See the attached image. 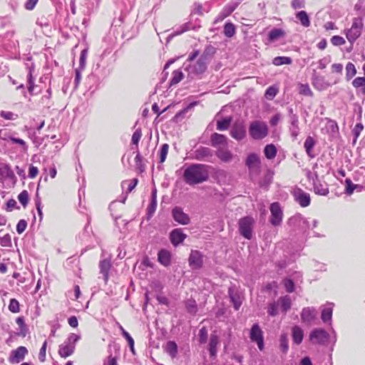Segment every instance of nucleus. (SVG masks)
I'll list each match as a JSON object with an SVG mask.
<instances>
[{
	"instance_id": "nucleus-1",
	"label": "nucleus",
	"mask_w": 365,
	"mask_h": 365,
	"mask_svg": "<svg viewBox=\"0 0 365 365\" xmlns=\"http://www.w3.org/2000/svg\"><path fill=\"white\" fill-rule=\"evenodd\" d=\"M209 166L202 164H193L187 168L183 174L185 182L190 185L202 183L209 177Z\"/></svg>"
},
{
	"instance_id": "nucleus-2",
	"label": "nucleus",
	"mask_w": 365,
	"mask_h": 365,
	"mask_svg": "<svg viewBox=\"0 0 365 365\" xmlns=\"http://www.w3.org/2000/svg\"><path fill=\"white\" fill-rule=\"evenodd\" d=\"M207 62L204 61V57H200L195 62L185 63V70L191 78L202 74L207 69Z\"/></svg>"
},
{
	"instance_id": "nucleus-3",
	"label": "nucleus",
	"mask_w": 365,
	"mask_h": 365,
	"mask_svg": "<svg viewBox=\"0 0 365 365\" xmlns=\"http://www.w3.org/2000/svg\"><path fill=\"white\" fill-rule=\"evenodd\" d=\"M268 126L262 120L252 121L249 128V133L251 138L255 140H262L268 135Z\"/></svg>"
},
{
	"instance_id": "nucleus-4",
	"label": "nucleus",
	"mask_w": 365,
	"mask_h": 365,
	"mask_svg": "<svg viewBox=\"0 0 365 365\" xmlns=\"http://www.w3.org/2000/svg\"><path fill=\"white\" fill-rule=\"evenodd\" d=\"M364 28L363 20L361 18H354L351 28L344 31L348 41L353 44L359 38Z\"/></svg>"
},
{
	"instance_id": "nucleus-5",
	"label": "nucleus",
	"mask_w": 365,
	"mask_h": 365,
	"mask_svg": "<svg viewBox=\"0 0 365 365\" xmlns=\"http://www.w3.org/2000/svg\"><path fill=\"white\" fill-rule=\"evenodd\" d=\"M245 165L252 175H258L261 172V159L257 153H250L245 160Z\"/></svg>"
},
{
	"instance_id": "nucleus-6",
	"label": "nucleus",
	"mask_w": 365,
	"mask_h": 365,
	"mask_svg": "<svg viewBox=\"0 0 365 365\" xmlns=\"http://www.w3.org/2000/svg\"><path fill=\"white\" fill-rule=\"evenodd\" d=\"M254 219L251 217H245L239 221V230L240 234L246 239L250 240L252 237V229Z\"/></svg>"
},
{
	"instance_id": "nucleus-7",
	"label": "nucleus",
	"mask_w": 365,
	"mask_h": 365,
	"mask_svg": "<svg viewBox=\"0 0 365 365\" xmlns=\"http://www.w3.org/2000/svg\"><path fill=\"white\" fill-rule=\"evenodd\" d=\"M329 338L328 332L322 329H314L309 334V340L313 344L324 345Z\"/></svg>"
},
{
	"instance_id": "nucleus-8",
	"label": "nucleus",
	"mask_w": 365,
	"mask_h": 365,
	"mask_svg": "<svg viewBox=\"0 0 365 365\" xmlns=\"http://www.w3.org/2000/svg\"><path fill=\"white\" fill-rule=\"evenodd\" d=\"M288 223L290 226L303 232H306L310 228V224L308 220L300 214L295 215L290 217Z\"/></svg>"
},
{
	"instance_id": "nucleus-9",
	"label": "nucleus",
	"mask_w": 365,
	"mask_h": 365,
	"mask_svg": "<svg viewBox=\"0 0 365 365\" xmlns=\"http://www.w3.org/2000/svg\"><path fill=\"white\" fill-rule=\"evenodd\" d=\"M271 217L269 222L274 226L281 225L283 219V211L279 202H273L270 205Z\"/></svg>"
},
{
	"instance_id": "nucleus-10",
	"label": "nucleus",
	"mask_w": 365,
	"mask_h": 365,
	"mask_svg": "<svg viewBox=\"0 0 365 365\" xmlns=\"http://www.w3.org/2000/svg\"><path fill=\"white\" fill-rule=\"evenodd\" d=\"M188 262L192 269H200L203 265V255L198 250H191Z\"/></svg>"
},
{
	"instance_id": "nucleus-11",
	"label": "nucleus",
	"mask_w": 365,
	"mask_h": 365,
	"mask_svg": "<svg viewBox=\"0 0 365 365\" xmlns=\"http://www.w3.org/2000/svg\"><path fill=\"white\" fill-rule=\"evenodd\" d=\"M250 339L256 342L259 350L264 349V339L262 331L257 324H255L250 330Z\"/></svg>"
},
{
	"instance_id": "nucleus-12",
	"label": "nucleus",
	"mask_w": 365,
	"mask_h": 365,
	"mask_svg": "<svg viewBox=\"0 0 365 365\" xmlns=\"http://www.w3.org/2000/svg\"><path fill=\"white\" fill-rule=\"evenodd\" d=\"M293 196L296 202L302 207H306L310 204V195L300 188H295L293 191Z\"/></svg>"
},
{
	"instance_id": "nucleus-13",
	"label": "nucleus",
	"mask_w": 365,
	"mask_h": 365,
	"mask_svg": "<svg viewBox=\"0 0 365 365\" xmlns=\"http://www.w3.org/2000/svg\"><path fill=\"white\" fill-rule=\"evenodd\" d=\"M27 354L28 350L25 346H19L16 349L11 351L9 361L11 364H18L25 358Z\"/></svg>"
},
{
	"instance_id": "nucleus-14",
	"label": "nucleus",
	"mask_w": 365,
	"mask_h": 365,
	"mask_svg": "<svg viewBox=\"0 0 365 365\" xmlns=\"http://www.w3.org/2000/svg\"><path fill=\"white\" fill-rule=\"evenodd\" d=\"M317 311L313 307L304 308L301 313V319L302 322L307 325H311L317 319Z\"/></svg>"
},
{
	"instance_id": "nucleus-15",
	"label": "nucleus",
	"mask_w": 365,
	"mask_h": 365,
	"mask_svg": "<svg viewBox=\"0 0 365 365\" xmlns=\"http://www.w3.org/2000/svg\"><path fill=\"white\" fill-rule=\"evenodd\" d=\"M174 220L181 225H187L190 222L189 216L185 214L182 209L179 207H175L172 211Z\"/></svg>"
},
{
	"instance_id": "nucleus-16",
	"label": "nucleus",
	"mask_w": 365,
	"mask_h": 365,
	"mask_svg": "<svg viewBox=\"0 0 365 365\" xmlns=\"http://www.w3.org/2000/svg\"><path fill=\"white\" fill-rule=\"evenodd\" d=\"M230 135L237 140H242L246 135V130L243 123H235L231 129Z\"/></svg>"
},
{
	"instance_id": "nucleus-17",
	"label": "nucleus",
	"mask_w": 365,
	"mask_h": 365,
	"mask_svg": "<svg viewBox=\"0 0 365 365\" xmlns=\"http://www.w3.org/2000/svg\"><path fill=\"white\" fill-rule=\"evenodd\" d=\"M186 237L187 235L180 228L173 230L170 235V242L175 247L182 243Z\"/></svg>"
},
{
	"instance_id": "nucleus-18",
	"label": "nucleus",
	"mask_w": 365,
	"mask_h": 365,
	"mask_svg": "<svg viewBox=\"0 0 365 365\" xmlns=\"http://www.w3.org/2000/svg\"><path fill=\"white\" fill-rule=\"evenodd\" d=\"M217 157L224 163H230L233 159V154L231 151L226 147L218 148L216 151Z\"/></svg>"
},
{
	"instance_id": "nucleus-19",
	"label": "nucleus",
	"mask_w": 365,
	"mask_h": 365,
	"mask_svg": "<svg viewBox=\"0 0 365 365\" xmlns=\"http://www.w3.org/2000/svg\"><path fill=\"white\" fill-rule=\"evenodd\" d=\"M211 143L217 150L218 148L227 146V138L224 135L215 133L211 136Z\"/></svg>"
},
{
	"instance_id": "nucleus-20",
	"label": "nucleus",
	"mask_w": 365,
	"mask_h": 365,
	"mask_svg": "<svg viewBox=\"0 0 365 365\" xmlns=\"http://www.w3.org/2000/svg\"><path fill=\"white\" fill-rule=\"evenodd\" d=\"M158 260L163 266L168 267L171 263V253L167 250H160L158 254Z\"/></svg>"
},
{
	"instance_id": "nucleus-21",
	"label": "nucleus",
	"mask_w": 365,
	"mask_h": 365,
	"mask_svg": "<svg viewBox=\"0 0 365 365\" xmlns=\"http://www.w3.org/2000/svg\"><path fill=\"white\" fill-rule=\"evenodd\" d=\"M75 350V345L70 344L66 341L60 345L58 349V354L61 357L66 358L71 356Z\"/></svg>"
},
{
	"instance_id": "nucleus-22",
	"label": "nucleus",
	"mask_w": 365,
	"mask_h": 365,
	"mask_svg": "<svg viewBox=\"0 0 365 365\" xmlns=\"http://www.w3.org/2000/svg\"><path fill=\"white\" fill-rule=\"evenodd\" d=\"M292 337L294 344L297 345L300 344L304 338V331L300 327L297 325L294 326L292 328Z\"/></svg>"
},
{
	"instance_id": "nucleus-23",
	"label": "nucleus",
	"mask_w": 365,
	"mask_h": 365,
	"mask_svg": "<svg viewBox=\"0 0 365 365\" xmlns=\"http://www.w3.org/2000/svg\"><path fill=\"white\" fill-rule=\"evenodd\" d=\"M312 85L319 91L326 90L329 86V83L325 81L324 77L320 76L312 78Z\"/></svg>"
},
{
	"instance_id": "nucleus-24",
	"label": "nucleus",
	"mask_w": 365,
	"mask_h": 365,
	"mask_svg": "<svg viewBox=\"0 0 365 365\" xmlns=\"http://www.w3.org/2000/svg\"><path fill=\"white\" fill-rule=\"evenodd\" d=\"M228 293L234 308L235 310H238L242 304V299L240 294L232 288L229 289Z\"/></svg>"
},
{
	"instance_id": "nucleus-25",
	"label": "nucleus",
	"mask_w": 365,
	"mask_h": 365,
	"mask_svg": "<svg viewBox=\"0 0 365 365\" xmlns=\"http://www.w3.org/2000/svg\"><path fill=\"white\" fill-rule=\"evenodd\" d=\"M290 126H289V131L291 133L292 137H293L294 139L297 138V137L299 135V126H298V117L296 115H292L290 118Z\"/></svg>"
},
{
	"instance_id": "nucleus-26",
	"label": "nucleus",
	"mask_w": 365,
	"mask_h": 365,
	"mask_svg": "<svg viewBox=\"0 0 365 365\" xmlns=\"http://www.w3.org/2000/svg\"><path fill=\"white\" fill-rule=\"evenodd\" d=\"M314 186V191L316 194L319 195L325 196L329 193V188L326 183H321L319 181H317Z\"/></svg>"
},
{
	"instance_id": "nucleus-27",
	"label": "nucleus",
	"mask_w": 365,
	"mask_h": 365,
	"mask_svg": "<svg viewBox=\"0 0 365 365\" xmlns=\"http://www.w3.org/2000/svg\"><path fill=\"white\" fill-rule=\"evenodd\" d=\"M352 86L362 95L365 96V77H356L352 81Z\"/></svg>"
},
{
	"instance_id": "nucleus-28",
	"label": "nucleus",
	"mask_w": 365,
	"mask_h": 365,
	"mask_svg": "<svg viewBox=\"0 0 365 365\" xmlns=\"http://www.w3.org/2000/svg\"><path fill=\"white\" fill-rule=\"evenodd\" d=\"M100 270L101 273L103 275V279L106 282L108 279V272L110 268V262L108 259H103L100 262Z\"/></svg>"
},
{
	"instance_id": "nucleus-29",
	"label": "nucleus",
	"mask_w": 365,
	"mask_h": 365,
	"mask_svg": "<svg viewBox=\"0 0 365 365\" xmlns=\"http://www.w3.org/2000/svg\"><path fill=\"white\" fill-rule=\"evenodd\" d=\"M277 303L280 306L282 311L284 313L290 309L292 305L291 299L287 295L279 298Z\"/></svg>"
},
{
	"instance_id": "nucleus-30",
	"label": "nucleus",
	"mask_w": 365,
	"mask_h": 365,
	"mask_svg": "<svg viewBox=\"0 0 365 365\" xmlns=\"http://www.w3.org/2000/svg\"><path fill=\"white\" fill-rule=\"evenodd\" d=\"M14 176L11 168L3 163H0V177L4 178H12Z\"/></svg>"
},
{
	"instance_id": "nucleus-31",
	"label": "nucleus",
	"mask_w": 365,
	"mask_h": 365,
	"mask_svg": "<svg viewBox=\"0 0 365 365\" xmlns=\"http://www.w3.org/2000/svg\"><path fill=\"white\" fill-rule=\"evenodd\" d=\"M277 148L274 144H268L264 147V153L268 160H272L276 157Z\"/></svg>"
},
{
	"instance_id": "nucleus-32",
	"label": "nucleus",
	"mask_w": 365,
	"mask_h": 365,
	"mask_svg": "<svg viewBox=\"0 0 365 365\" xmlns=\"http://www.w3.org/2000/svg\"><path fill=\"white\" fill-rule=\"evenodd\" d=\"M219 344V339L217 335L212 334L210 339L209 351L212 356H215L217 354V346Z\"/></svg>"
},
{
	"instance_id": "nucleus-33",
	"label": "nucleus",
	"mask_w": 365,
	"mask_h": 365,
	"mask_svg": "<svg viewBox=\"0 0 365 365\" xmlns=\"http://www.w3.org/2000/svg\"><path fill=\"white\" fill-rule=\"evenodd\" d=\"M165 350L173 359L175 358L178 354L177 344L173 341H169L165 345Z\"/></svg>"
},
{
	"instance_id": "nucleus-34",
	"label": "nucleus",
	"mask_w": 365,
	"mask_h": 365,
	"mask_svg": "<svg viewBox=\"0 0 365 365\" xmlns=\"http://www.w3.org/2000/svg\"><path fill=\"white\" fill-rule=\"evenodd\" d=\"M297 19L300 21L301 24L304 27L310 26V20L307 14L304 11H300L296 14Z\"/></svg>"
},
{
	"instance_id": "nucleus-35",
	"label": "nucleus",
	"mask_w": 365,
	"mask_h": 365,
	"mask_svg": "<svg viewBox=\"0 0 365 365\" xmlns=\"http://www.w3.org/2000/svg\"><path fill=\"white\" fill-rule=\"evenodd\" d=\"M297 89L298 93L300 95L309 97H312L313 96V92L312 91L308 83H299L297 85Z\"/></svg>"
},
{
	"instance_id": "nucleus-36",
	"label": "nucleus",
	"mask_w": 365,
	"mask_h": 365,
	"mask_svg": "<svg viewBox=\"0 0 365 365\" xmlns=\"http://www.w3.org/2000/svg\"><path fill=\"white\" fill-rule=\"evenodd\" d=\"M333 308L331 304L325 307L322 311V319L324 322L331 321Z\"/></svg>"
},
{
	"instance_id": "nucleus-37",
	"label": "nucleus",
	"mask_w": 365,
	"mask_h": 365,
	"mask_svg": "<svg viewBox=\"0 0 365 365\" xmlns=\"http://www.w3.org/2000/svg\"><path fill=\"white\" fill-rule=\"evenodd\" d=\"M315 145V141L314 138L311 136H309L306 138L305 142L304 143V147L306 150V152L309 156H312L311 153L312 149Z\"/></svg>"
},
{
	"instance_id": "nucleus-38",
	"label": "nucleus",
	"mask_w": 365,
	"mask_h": 365,
	"mask_svg": "<svg viewBox=\"0 0 365 365\" xmlns=\"http://www.w3.org/2000/svg\"><path fill=\"white\" fill-rule=\"evenodd\" d=\"M292 62V58L287 56H277L273 59V64L275 66H282L284 64H291Z\"/></svg>"
},
{
	"instance_id": "nucleus-39",
	"label": "nucleus",
	"mask_w": 365,
	"mask_h": 365,
	"mask_svg": "<svg viewBox=\"0 0 365 365\" xmlns=\"http://www.w3.org/2000/svg\"><path fill=\"white\" fill-rule=\"evenodd\" d=\"M172 75H173V76L170 80V86L178 84L179 82H180L182 80V78L184 77L183 73L180 70L174 71L173 72Z\"/></svg>"
},
{
	"instance_id": "nucleus-40",
	"label": "nucleus",
	"mask_w": 365,
	"mask_h": 365,
	"mask_svg": "<svg viewBox=\"0 0 365 365\" xmlns=\"http://www.w3.org/2000/svg\"><path fill=\"white\" fill-rule=\"evenodd\" d=\"M356 73V69L355 66L349 62L346 66V78L347 80L352 78Z\"/></svg>"
},
{
	"instance_id": "nucleus-41",
	"label": "nucleus",
	"mask_w": 365,
	"mask_h": 365,
	"mask_svg": "<svg viewBox=\"0 0 365 365\" xmlns=\"http://www.w3.org/2000/svg\"><path fill=\"white\" fill-rule=\"evenodd\" d=\"M185 307L187 312L192 314H195L197 311V303L194 299H187L185 302Z\"/></svg>"
},
{
	"instance_id": "nucleus-42",
	"label": "nucleus",
	"mask_w": 365,
	"mask_h": 365,
	"mask_svg": "<svg viewBox=\"0 0 365 365\" xmlns=\"http://www.w3.org/2000/svg\"><path fill=\"white\" fill-rule=\"evenodd\" d=\"M284 31L280 29H274L269 34V38L273 41L284 36Z\"/></svg>"
},
{
	"instance_id": "nucleus-43",
	"label": "nucleus",
	"mask_w": 365,
	"mask_h": 365,
	"mask_svg": "<svg viewBox=\"0 0 365 365\" xmlns=\"http://www.w3.org/2000/svg\"><path fill=\"white\" fill-rule=\"evenodd\" d=\"M235 34V27L232 23H226L224 26V34L227 37H232Z\"/></svg>"
},
{
	"instance_id": "nucleus-44",
	"label": "nucleus",
	"mask_w": 365,
	"mask_h": 365,
	"mask_svg": "<svg viewBox=\"0 0 365 365\" xmlns=\"http://www.w3.org/2000/svg\"><path fill=\"white\" fill-rule=\"evenodd\" d=\"M138 180L137 178H133L130 181H123L121 185L123 188L127 186V192H130L135 187V186L138 184Z\"/></svg>"
},
{
	"instance_id": "nucleus-45",
	"label": "nucleus",
	"mask_w": 365,
	"mask_h": 365,
	"mask_svg": "<svg viewBox=\"0 0 365 365\" xmlns=\"http://www.w3.org/2000/svg\"><path fill=\"white\" fill-rule=\"evenodd\" d=\"M280 349L284 353H287L289 349L288 338L287 334H282L280 336Z\"/></svg>"
},
{
	"instance_id": "nucleus-46",
	"label": "nucleus",
	"mask_w": 365,
	"mask_h": 365,
	"mask_svg": "<svg viewBox=\"0 0 365 365\" xmlns=\"http://www.w3.org/2000/svg\"><path fill=\"white\" fill-rule=\"evenodd\" d=\"M230 123V118H225L222 120H219L217 123V129L218 130H225L229 128Z\"/></svg>"
},
{
	"instance_id": "nucleus-47",
	"label": "nucleus",
	"mask_w": 365,
	"mask_h": 365,
	"mask_svg": "<svg viewBox=\"0 0 365 365\" xmlns=\"http://www.w3.org/2000/svg\"><path fill=\"white\" fill-rule=\"evenodd\" d=\"M215 53V48L212 46H208L205 48L203 53L200 57H204V61L208 63L209 57L212 56Z\"/></svg>"
},
{
	"instance_id": "nucleus-48",
	"label": "nucleus",
	"mask_w": 365,
	"mask_h": 365,
	"mask_svg": "<svg viewBox=\"0 0 365 365\" xmlns=\"http://www.w3.org/2000/svg\"><path fill=\"white\" fill-rule=\"evenodd\" d=\"M5 140H10L13 144H19L22 147L24 150H27L28 149V146L26 142L22 139L14 138L12 136H9L8 138H5Z\"/></svg>"
},
{
	"instance_id": "nucleus-49",
	"label": "nucleus",
	"mask_w": 365,
	"mask_h": 365,
	"mask_svg": "<svg viewBox=\"0 0 365 365\" xmlns=\"http://www.w3.org/2000/svg\"><path fill=\"white\" fill-rule=\"evenodd\" d=\"M278 93V89L274 86H269L265 92V98L268 100H272Z\"/></svg>"
},
{
	"instance_id": "nucleus-50",
	"label": "nucleus",
	"mask_w": 365,
	"mask_h": 365,
	"mask_svg": "<svg viewBox=\"0 0 365 365\" xmlns=\"http://www.w3.org/2000/svg\"><path fill=\"white\" fill-rule=\"evenodd\" d=\"M169 145L167 143L163 144L160 149V163L165 162L168 153Z\"/></svg>"
},
{
	"instance_id": "nucleus-51",
	"label": "nucleus",
	"mask_w": 365,
	"mask_h": 365,
	"mask_svg": "<svg viewBox=\"0 0 365 365\" xmlns=\"http://www.w3.org/2000/svg\"><path fill=\"white\" fill-rule=\"evenodd\" d=\"M9 309L12 313H18L20 311L19 303L15 299H11L9 304Z\"/></svg>"
},
{
	"instance_id": "nucleus-52",
	"label": "nucleus",
	"mask_w": 365,
	"mask_h": 365,
	"mask_svg": "<svg viewBox=\"0 0 365 365\" xmlns=\"http://www.w3.org/2000/svg\"><path fill=\"white\" fill-rule=\"evenodd\" d=\"M86 58H87V51L83 50L81 52L80 58H79V66L78 69L84 70L86 67Z\"/></svg>"
},
{
	"instance_id": "nucleus-53",
	"label": "nucleus",
	"mask_w": 365,
	"mask_h": 365,
	"mask_svg": "<svg viewBox=\"0 0 365 365\" xmlns=\"http://www.w3.org/2000/svg\"><path fill=\"white\" fill-rule=\"evenodd\" d=\"M346 183V192L349 195L353 193V192L356 189V187H359V185H354L351 180L346 179L345 180Z\"/></svg>"
},
{
	"instance_id": "nucleus-54",
	"label": "nucleus",
	"mask_w": 365,
	"mask_h": 365,
	"mask_svg": "<svg viewBox=\"0 0 365 365\" xmlns=\"http://www.w3.org/2000/svg\"><path fill=\"white\" fill-rule=\"evenodd\" d=\"M363 130L364 125H362V123H359L355 125L354 128L352 130V133L354 136V141L357 140Z\"/></svg>"
},
{
	"instance_id": "nucleus-55",
	"label": "nucleus",
	"mask_w": 365,
	"mask_h": 365,
	"mask_svg": "<svg viewBox=\"0 0 365 365\" xmlns=\"http://www.w3.org/2000/svg\"><path fill=\"white\" fill-rule=\"evenodd\" d=\"M18 199L19 200V202H21V204L25 207L27 203H28V200H29V194H28V192L26 190H24L22 191L18 196Z\"/></svg>"
},
{
	"instance_id": "nucleus-56",
	"label": "nucleus",
	"mask_w": 365,
	"mask_h": 365,
	"mask_svg": "<svg viewBox=\"0 0 365 365\" xmlns=\"http://www.w3.org/2000/svg\"><path fill=\"white\" fill-rule=\"evenodd\" d=\"M284 287H285L287 292L292 293L294 291V284L293 281L290 279H285L283 281Z\"/></svg>"
},
{
	"instance_id": "nucleus-57",
	"label": "nucleus",
	"mask_w": 365,
	"mask_h": 365,
	"mask_svg": "<svg viewBox=\"0 0 365 365\" xmlns=\"http://www.w3.org/2000/svg\"><path fill=\"white\" fill-rule=\"evenodd\" d=\"M279 306L277 302H272L269 304L267 307V312L269 315L274 317L277 314V307Z\"/></svg>"
},
{
	"instance_id": "nucleus-58",
	"label": "nucleus",
	"mask_w": 365,
	"mask_h": 365,
	"mask_svg": "<svg viewBox=\"0 0 365 365\" xmlns=\"http://www.w3.org/2000/svg\"><path fill=\"white\" fill-rule=\"evenodd\" d=\"M331 43L336 46L344 45L346 41L345 39L339 36H334L331 38Z\"/></svg>"
},
{
	"instance_id": "nucleus-59",
	"label": "nucleus",
	"mask_w": 365,
	"mask_h": 365,
	"mask_svg": "<svg viewBox=\"0 0 365 365\" xmlns=\"http://www.w3.org/2000/svg\"><path fill=\"white\" fill-rule=\"evenodd\" d=\"M27 82H28V91L31 95H33L34 88H35V84H34V80L32 77V74H31V71L29 72V73L28 75Z\"/></svg>"
},
{
	"instance_id": "nucleus-60",
	"label": "nucleus",
	"mask_w": 365,
	"mask_h": 365,
	"mask_svg": "<svg viewBox=\"0 0 365 365\" xmlns=\"http://www.w3.org/2000/svg\"><path fill=\"white\" fill-rule=\"evenodd\" d=\"M142 133L140 128H138L135 130L132 135V143L136 145H138V143L141 138Z\"/></svg>"
},
{
	"instance_id": "nucleus-61",
	"label": "nucleus",
	"mask_w": 365,
	"mask_h": 365,
	"mask_svg": "<svg viewBox=\"0 0 365 365\" xmlns=\"http://www.w3.org/2000/svg\"><path fill=\"white\" fill-rule=\"evenodd\" d=\"M27 227V222L24 220H21L19 221L16 225V231L19 234L23 233Z\"/></svg>"
},
{
	"instance_id": "nucleus-62",
	"label": "nucleus",
	"mask_w": 365,
	"mask_h": 365,
	"mask_svg": "<svg viewBox=\"0 0 365 365\" xmlns=\"http://www.w3.org/2000/svg\"><path fill=\"white\" fill-rule=\"evenodd\" d=\"M0 115L6 120H14L17 118V115L11 111H1Z\"/></svg>"
},
{
	"instance_id": "nucleus-63",
	"label": "nucleus",
	"mask_w": 365,
	"mask_h": 365,
	"mask_svg": "<svg viewBox=\"0 0 365 365\" xmlns=\"http://www.w3.org/2000/svg\"><path fill=\"white\" fill-rule=\"evenodd\" d=\"M80 335L72 333L68 336L66 341L70 344H74L76 346V343L80 339Z\"/></svg>"
},
{
	"instance_id": "nucleus-64",
	"label": "nucleus",
	"mask_w": 365,
	"mask_h": 365,
	"mask_svg": "<svg viewBox=\"0 0 365 365\" xmlns=\"http://www.w3.org/2000/svg\"><path fill=\"white\" fill-rule=\"evenodd\" d=\"M192 14L202 15V6L200 3H195L192 7Z\"/></svg>"
}]
</instances>
